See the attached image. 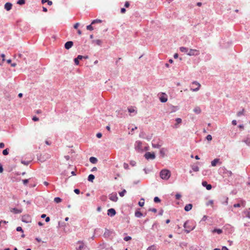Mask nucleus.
<instances>
[{"label": "nucleus", "mask_w": 250, "mask_h": 250, "mask_svg": "<svg viewBox=\"0 0 250 250\" xmlns=\"http://www.w3.org/2000/svg\"><path fill=\"white\" fill-rule=\"evenodd\" d=\"M206 138L208 141H211L212 140V136L210 135H208Z\"/></svg>", "instance_id": "nucleus-47"}, {"label": "nucleus", "mask_w": 250, "mask_h": 250, "mask_svg": "<svg viewBox=\"0 0 250 250\" xmlns=\"http://www.w3.org/2000/svg\"><path fill=\"white\" fill-rule=\"evenodd\" d=\"M97 170V168L96 167H94L92 168V169H91V171H96Z\"/></svg>", "instance_id": "nucleus-64"}, {"label": "nucleus", "mask_w": 250, "mask_h": 250, "mask_svg": "<svg viewBox=\"0 0 250 250\" xmlns=\"http://www.w3.org/2000/svg\"><path fill=\"white\" fill-rule=\"evenodd\" d=\"M185 231L187 233L192 230L195 227V225L192 222L187 221L184 224Z\"/></svg>", "instance_id": "nucleus-1"}, {"label": "nucleus", "mask_w": 250, "mask_h": 250, "mask_svg": "<svg viewBox=\"0 0 250 250\" xmlns=\"http://www.w3.org/2000/svg\"><path fill=\"white\" fill-rule=\"evenodd\" d=\"M12 4L10 2H7L4 5V8L7 10V11H9L11 8H12Z\"/></svg>", "instance_id": "nucleus-13"}, {"label": "nucleus", "mask_w": 250, "mask_h": 250, "mask_svg": "<svg viewBox=\"0 0 250 250\" xmlns=\"http://www.w3.org/2000/svg\"><path fill=\"white\" fill-rule=\"evenodd\" d=\"M32 120L36 122V121H38L39 119V118L38 117H37L36 116H34V117H33Z\"/></svg>", "instance_id": "nucleus-50"}, {"label": "nucleus", "mask_w": 250, "mask_h": 250, "mask_svg": "<svg viewBox=\"0 0 250 250\" xmlns=\"http://www.w3.org/2000/svg\"><path fill=\"white\" fill-rule=\"evenodd\" d=\"M8 153H9V149L8 148H6V149L3 150L2 151V154L4 155H7L8 154Z\"/></svg>", "instance_id": "nucleus-31"}, {"label": "nucleus", "mask_w": 250, "mask_h": 250, "mask_svg": "<svg viewBox=\"0 0 250 250\" xmlns=\"http://www.w3.org/2000/svg\"><path fill=\"white\" fill-rule=\"evenodd\" d=\"M161 146V145L159 144H152V147L154 148H159Z\"/></svg>", "instance_id": "nucleus-41"}, {"label": "nucleus", "mask_w": 250, "mask_h": 250, "mask_svg": "<svg viewBox=\"0 0 250 250\" xmlns=\"http://www.w3.org/2000/svg\"><path fill=\"white\" fill-rule=\"evenodd\" d=\"M202 184L203 186L206 187L208 190H210L212 188L211 185L210 184H208L206 181H203Z\"/></svg>", "instance_id": "nucleus-10"}, {"label": "nucleus", "mask_w": 250, "mask_h": 250, "mask_svg": "<svg viewBox=\"0 0 250 250\" xmlns=\"http://www.w3.org/2000/svg\"><path fill=\"white\" fill-rule=\"evenodd\" d=\"M200 86V84L199 83L195 81L192 82V86L190 89L192 91H197L199 89Z\"/></svg>", "instance_id": "nucleus-3"}, {"label": "nucleus", "mask_w": 250, "mask_h": 250, "mask_svg": "<svg viewBox=\"0 0 250 250\" xmlns=\"http://www.w3.org/2000/svg\"><path fill=\"white\" fill-rule=\"evenodd\" d=\"M160 100L161 102L162 103H165L167 101V98L162 96L160 98Z\"/></svg>", "instance_id": "nucleus-28"}, {"label": "nucleus", "mask_w": 250, "mask_h": 250, "mask_svg": "<svg viewBox=\"0 0 250 250\" xmlns=\"http://www.w3.org/2000/svg\"><path fill=\"white\" fill-rule=\"evenodd\" d=\"M139 205L140 206V207H143L144 206V204H145V200L143 198H142L140 201L139 202V203H138Z\"/></svg>", "instance_id": "nucleus-27"}, {"label": "nucleus", "mask_w": 250, "mask_h": 250, "mask_svg": "<svg viewBox=\"0 0 250 250\" xmlns=\"http://www.w3.org/2000/svg\"><path fill=\"white\" fill-rule=\"evenodd\" d=\"M220 160L219 159H215L211 161V164L212 167H215L217 163H219Z\"/></svg>", "instance_id": "nucleus-14"}, {"label": "nucleus", "mask_w": 250, "mask_h": 250, "mask_svg": "<svg viewBox=\"0 0 250 250\" xmlns=\"http://www.w3.org/2000/svg\"><path fill=\"white\" fill-rule=\"evenodd\" d=\"M74 192L76 193V194H79L80 193V190L79 189H75L74 190Z\"/></svg>", "instance_id": "nucleus-59"}, {"label": "nucleus", "mask_w": 250, "mask_h": 250, "mask_svg": "<svg viewBox=\"0 0 250 250\" xmlns=\"http://www.w3.org/2000/svg\"><path fill=\"white\" fill-rule=\"evenodd\" d=\"M180 50L182 52H184V53H185L187 54V53H188V49L187 47H181L180 48Z\"/></svg>", "instance_id": "nucleus-18"}, {"label": "nucleus", "mask_w": 250, "mask_h": 250, "mask_svg": "<svg viewBox=\"0 0 250 250\" xmlns=\"http://www.w3.org/2000/svg\"><path fill=\"white\" fill-rule=\"evenodd\" d=\"M96 136L97 137H98V138H100L102 137V134L101 133H98L97 134H96Z\"/></svg>", "instance_id": "nucleus-51"}, {"label": "nucleus", "mask_w": 250, "mask_h": 250, "mask_svg": "<svg viewBox=\"0 0 250 250\" xmlns=\"http://www.w3.org/2000/svg\"><path fill=\"white\" fill-rule=\"evenodd\" d=\"M123 166L124 168L125 169H128L129 168V166L127 163H124Z\"/></svg>", "instance_id": "nucleus-40"}, {"label": "nucleus", "mask_w": 250, "mask_h": 250, "mask_svg": "<svg viewBox=\"0 0 250 250\" xmlns=\"http://www.w3.org/2000/svg\"><path fill=\"white\" fill-rule=\"evenodd\" d=\"M232 124L234 125H237V122L236 120H233L232 121Z\"/></svg>", "instance_id": "nucleus-58"}, {"label": "nucleus", "mask_w": 250, "mask_h": 250, "mask_svg": "<svg viewBox=\"0 0 250 250\" xmlns=\"http://www.w3.org/2000/svg\"><path fill=\"white\" fill-rule=\"evenodd\" d=\"M42 110H36V113H37V114H40V113H42Z\"/></svg>", "instance_id": "nucleus-62"}, {"label": "nucleus", "mask_w": 250, "mask_h": 250, "mask_svg": "<svg viewBox=\"0 0 250 250\" xmlns=\"http://www.w3.org/2000/svg\"><path fill=\"white\" fill-rule=\"evenodd\" d=\"M54 201L56 203H60L62 201V199L60 197H55Z\"/></svg>", "instance_id": "nucleus-30"}, {"label": "nucleus", "mask_w": 250, "mask_h": 250, "mask_svg": "<svg viewBox=\"0 0 250 250\" xmlns=\"http://www.w3.org/2000/svg\"><path fill=\"white\" fill-rule=\"evenodd\" d=\"M10 211L15 214H19L22 212V209H18L16 208H13L10 209Z\"/></svg>", "instance_id": "nucleus-11"}, {"label": "nucleus", "mask_w": 250, "mask_h": 250, "mask_svg": "<svg viewBox=\"0 0 250 250\" xmlns=\"http://www.w3.org/2000/svg\"><path fill=\"white\" fill-rule=\"evenodd\" d=\"M130 164L131 165H132V166H135V162L134 161H131V162H130Z\"/></svg>", "instance_id": "nucleus-61"}, {"label": "nucleus", "mask_w": 250, "mask_h": 250, "mask_svg": "<svg viewBox=\"0 0 250 250\" xmlns=\"http://www.w3.org/2000/svg\"><path fill=\"white\" fill-rule=\"evenodd\" d=\"M17 3L20 5H22L25 3V0H19Z\"/></svg>", "instance_id": "nucleus-36"}, {"label": "nucleus", "mask_w": 250, "mask_h": 250, "mask_svg": "<svg viewBox=\"0 0 250 250\" xmlns=\"http://www.w3.org/2000/svg\"><path fill=\"white\" fill-rule=\"evenodd\" d=\"M22 182L24 185L27 184L28 183V179H24L22 180Z\"/></svg>", "instance_id": "nucleus-52"}, {"label": "nucleus", "mask_w": 250, "mask_h": 250, "mask_svg": "<svg viewBox=\"0 0 250 250\" xmlns=\"http://www.w3.org/2000/svg\"><path fill=\"white\" fill-rule=\"evenodd\" d=\"M94 42H96V43L97 44H98L99 45H101L102 42V41L100 40H95Z\"/></svg>", "instance_id": "nucleus-37"}, {"label": "nucleus", "mask_w": 250, "mask_h": 250, "mask_svg": "<svg viewBox=\"0 0 250 250\" xmlns=\"http://www.w3.org/2000/svg\"><path fill=\"white\" fill-rule=\"evenodd\" d=\"M79 23H75V24H74V28L75 29H77V28H78V26H79Z\"/></svg>", "instance_id": "nucleus-55"}, {"label": "nucleus", "mask_w": 250, "mask_h": 250, "mask_svg": "<svg viewBox=\"0 0 250 250\" xmlns=\"http://www.w3.org/2000/svg\"><path fill=\"white\" fill-rule=\"evenodd\" d=\"M16 230L18 231H21V232L23 231L22 229V228H21V227H17V229H16Z\"/></svg>", "instance_id": "nucleus-46"}, {"label": "nucleus", "mask_w": 250, "mask_h": 250, "mask_svg": "<svg viewBox=\"0 0 250 250\" xmlns=\"http://www.w3.org/2000/svg\"><path fill=\"white\" fill-rule=\"evenodd\" d=\"M109 199L113 202H116L118 200V197L116 193H112L109 195Z\"/></svg>", "instance_id": "nucleus-7"}, {"label": "nucleus", "mask_w": 250, "mask_h": 250, "mask_svg": "<svg viewBox=\"0 0 250 250\" xmlns=\"http://www.w3.org/2000/svg\"><path fill=\"white\" fill-rule=\"evenodd\" d=\"M207 206L210 205L212 207L213 206V200H209L208 202L206 204Z\"/></svg>", "instance_id": "nucleus-33"}, {"label": "nucleus", "mask_w": 250, "mask_h": 250, "mask_svg": "<svg viewBox=\"0 0 250 250\" xmlns=\"http://www.w3.org/2000/svg\"><path fill=\"white\" fill-rule=\"evenodd\" d=\"M212 232L213 233L217 232L218 234H220L222 233L223 231L221 229H215L212 231Z\"/></svg>", "instance_id": "nucleus-22"}, {"label": "nucleus", "mask_w": 250, "mask_h": 250, "mask_svg": "<svg viewBox=\"0 0 250 250\" xmlns=\"http://www.w3.org/2000/svg\"><path fill=\"white\" fill-rule=\"evenodd\" d=\"M171 173L169 170L163 169L160 173V176L162 179L167 180L170 177Z\"/></svg>", "instance_id": "nucleus-2"}, {"label": "nucleus", "mask_w": 250, "mask_h": 250, "mask_svg": "<svg viewBox=\"0 0 250 250\" xmlns=\"http://www.w3.org/2000/svg\"><path fill=\"white\" fill-rule=\"evenodd\" d=\"M1 57L2 58V61H5V55L4 54H2L1 55Z\"/></svg>", "instance_id": "nucleus-60"}, {"label": "nucleus", "mask_w": 250, "mask_h": 250, "mask_svg": "<svg viewBox=\"0 0 250 250\" xmlns=\"http://www.w3.org/2000/svg\"><path fill=\"white\" fill-rule=\"evenodd\" d=\"M126 190L124 189L122 191L119 192V195L121 197H123L125 195V194L126 193Z\"/></svg>", "instance_id": "nucleus-34"}, {"label": "nucleus", "mask_w": 250, "mask_h": 250, "mask_svg": "<svg viewBox=\"0 0 250 250\" xmlns=\"http://www.w3.org/2000/svg\"><path fill=\"white\" fill-rule=\"evenodd\" d=\"M83 58H87V56L84 57L82 55H78V56L77 57V59H78L79 60H82Z\"/></svg>", "instance_id": "nucleus-45"}, {"label": "nucleus", "mask_w": 250, "mask_h": 250, "mask_svg": "<svg viewBox=\"0 0 250 250\" xmlns=\"http://www.w3.org/2000/svg\"><path fill=\"white\" fill-rule=\"evenodd\" d=\"M79 244H80V245L79 246V248H78L77 250H82L84 248V245L82 242H78Z\"/></svg>", "instance_id": "nucleus-26"}, {"label": "nucleus", "mask_w": 250, "mask_h": 250, "mask_svg": "<svg viewBox=\"0 0 250 250\" xmlns=\"http://www.w3.org/2000/svg\"><path fill=\"white\" fill-rule=\"evenodd\" d=\"M22 221L25 223L31 222V218L29 215H24L22 216L21 218Z\"/></svg>", "instance_id": "nucleus-6"}, {"label": "nucleus", "mask_w": 250, "mask_h": 250, "mask_svg": "<svg viewBox=\"0 0 250 250\" xmlns=\"http://www.w3.org/2000/svg\"><path fill=\"white\" fill-rule=\"evenodd\" d=\"M95 178V176L93 174H90L88 177V180L90 182H93V180Z\"/></svg>", "instance_id": "nucleus-25"}, {"label": "nucleus", "mask_w": 250, "mask_h": 250, "mask_svg": "<svg viewBox=\"0 0 250 250\" xmlns=\"http://www.w3.org/2000/svg\"><path fill=\"white\" fill-rule=\"evenodd\" d=\"M126 11V10L125 8H122L121 9V12L123 14L125 13Z\"/></svg>", "instance_id": "nucleus-53"}, {"label": "nucleus", "mask_w": 250, "mask_h": 250, "mask_svg": "<svg viewBox=\"0 0 250 250\" xmlns=\"http://www.w3.org/2000/svg\"><path fill=\"white\" fill-rule=\"evenodd\" d=\"M244 109H243L241 111L238 112L237 113V116H241L242 115H243L244 114Z\"/></svg>", "instance_id": "nucleus-35"}, {"label": "nucleus", "mask_w": 250, "mask_h": 250, "mask_svg": "<svg viewBox=\"0 0 250 250\" xmlns=\"http://www.w3.org/2000/svg\"><path fill=\"white\" fill-rule=\"evenodd\" d=\"M147 250H157V246L155 245H151L147 248Z\"/></svg>", "instance_id": "nucleus-21"}, {"label": "nucleus", "mask_w": 250, "mask_h": 250, "mask_svg": "<svg viewBox=\"0 0 250 250\" xmlns=\"http://www.w3.org/2000/svg\"><path fill=\"white\" fill-rule=\"evenodd\" d=\"M192 208V204H188L185 207V210L186 211H188L189 210H190Z\"/></svg>", "instance_id": "nucleus-15"}, {"label": "nucleus", "mask_w": 250, "mask_h": 250, "mask_svg": "<svg viewBox=\"0 0 250 250\" xmlns=\"http://www.w3.org/2000/svg\"><path fill=\"white\" fill-rule=\"evenodd\" d=\"M222 250H229V249L225 246H224L222 248Z\"/></svg>", "instance_id": "nucleus-63"}, {"label": "nucleus", "mask_w": 250, "mask_h": 250, "mask_svg": "<svg viewBox=\"0 0 250 250\" xmlns=\"http://www.w3.org/2000/svg\"><path fill=\"white\" fill-rule=\"evenodd\" d=\"M107 214L110 216H113L116 214V211L114 208H110L107 210Z\"/></svg>", "instance_id": "nucleus-9"}, {"label": "nucleus", "mask_w": 250, "mask_h": 250, "mask_svg": "<svg viewBox=\"0 0 250 250\" xmlns=\"http://www.w3.org/2000/svg\"><path fill=\"white\" fill-rule=\"evenodd\" d=\"M176 123L175 125V127L176 128L178 127V125L182 123V119L181 118H178L175 120Z\"/></svg>", "instance_id": "nucleus-20"}, {"label": "nucleus", "mask_w": 250, "mask_h": 250, "mask_svg": "<svg viewBox=\"0 0 250 250\" xmlns=\"http://www.w3.org/2000/svg\"><path fill=\"white\" fill-rule=\"evenodd\" d=\"M124 239L125 241H128L131 239V237L130 236H126L124 238Z\"/></svg>", "instance_id": "nucleus-42"}, {"label": "nucleus", "mask_w": 250, "mask_h": 250, "mask_svg": "<svg viewBox=\"0 0 250 250\" xmlns=\"http://www.w3.org/2000/svg\"><path fill=\"white\" fill-rule=\"evenodd\" d=\"M241 206H242L243 207H244L245 206V202L243 200L241 201V203H238L234 204L233 207L234 208H239Z\"/></svg>", "instance_id": "nucleus-12"}, {"label": "nucleus", "mask_w": 250, "mask_h": 250, "mask_svg": "<svg viewBox=\"0 0 250 250\" xmlns=\"http://www.w3.org/2000/svg\"><path fill=\"white\" fill-rule=\"evenodd\" d=\"M3 169L2 166L1 165V164L0 163V173H2L3 172Z\"/></svg>", "instance_id": "nucleus-56"}, {"label": "nucleus", "mask_w": 250, "mask_h": 250, "mask_svg": "<svg viewBox=\"0 0 250 250\" xmlns=\"http://www.w3.org/2000/svg\"><path fill=\"white\" fill-rule=\"evenodd\" d=\"M102 21L101 20H99V19L94 20L92 21L91 24H95L96 23H101Z\"/></svg>", "instance_id": "nucleus-29"}, {"label": "nucleus", "mask_w": 250, "mask_h": 250, "mask_svg": "<svg viewBox=\"0 0 250 250\" xmlns=\"http://www.w3.org/2000/svg\"><path fill=\"white\" fill-rule=\"evenodd\" d=\"M192 169L194 171H199V167L197 166L196 167H194L192 168Z\"/></svg>", "instance_id": "nucleus-44"}, {"label": "nucleus", "mask_w": 250, "mask_h": 250, "mask_svg": "<svg viewBox=\"0 0 250 250\" xmlns=\"http://www.w3.org/2000/svg\"><path fill=\"white\" fill-rule=\"evenodd\" d=\"M244 213L245 214L247 217L250 219V208L245 210Z\"/></svg>", "instance_id": "nucleus-16"}, {"label": "nucleus", "mask_w": 250, "mask_h": 250, "mask_svg": "<svg viewBox=\"0 0 250 250\" xmlns=\"http://www.w3.org/2000/svg\"><path fill=\"white\" fill-rule=\"evenodd\" d=\"M148 210L150 211L153 212L154 213H156L157 212V209L155 208H149Z\"/></svg>", "instance_id": "nucleus-43"}, {"label": "nucleus", "mask_w": 250, "mask_h": 250, "mask_svg": "<svg viewBox=\"0 0 250 250\" xmlns=\"http://www.w3.org/2000/svg\"><path fill=\"white\" fill-rule=\"evenodd\" d=\"M90 162L92 164H96L97 162V159L94 157H91L89 159Z\"/></svg>", "instance_id": "nucleus-19"}, {"label": "nucleus", "mask_w": 250, "mask_h": 250, "mask_svg": "<svg viewBox=\"0 0 250 250\" xmlns=\"http://www.w3.org/2000/svg\"><path fill=\"white\" fill-rule=\"evenodd\" d=\"M145 158L147 159H154L155 158L154 153H150L149 152L146 153L145 154Z\"/></svg>", "instance_id": "nucleus-5"}, {"label": "nucleus", "mask_w": 250, "mask_h": 250, "mask_svg": "<svg viewBox=\"0 0 250 250\" xmlns=\"http://www.w3.org/2000/svg\"><path fill=\"white\" fill-rule=\"evenodd\" d=\"M200 54V51L197 49H190L188 50L187 55L188 56H198Z\"/></svg>", "instance_id": "nucleus-4"}, {"label": "nucleus", "mask_w": 250, "mask_h": 250, "mask_svg": "<svg viewBox=\"0 0 250 250\" xmlns=\"http://www.w3.org/2000/svg\"><path fill=\"white\" fill-rule=\"evenodd\" d=\"M135 215L136 217L140 218L143 216V214L140 211H136L135 213Z\"/></svg>", "instance_id": "nucleus-24"}, {"label": "nucleus", "mask_w": 250, "mask_h": 250, "mask_svg": "<svg viewBox=\"0 0 250 250\" xmlns=\"http://www.w3.org/2000/svg\"><path fill=\"white\" fill-rule=\"evenodd\" d=\"M74 62H75V64H76V65H78L79 64V60L78 59H77V58L74 59Z\"/></svg>", "instance_id": "nucleus-49"}, {"label": "nucleus", "mask_w": 250, "mask_h": 250, "mask_svg": "<svg viewBox=\"0 0 250 250\" xmlns=\"http://www.w3.org/2000/svg\"><path fill=\"white\" fill-rule=\"evenodd\" d=\"M86 29L87 30L92 31L93 30V27L92 26V24H91L90 25H87L86 26Z\"/></svg>", "instance_id": "nucleus-38"}, {"label": "nucleus", "mask_w": 250, "mask_h": 250, "mask_svg": "<svg viewBox=\"0 0 250 250\" xmlns=\"http://www.w3.org/2000/svg\"><path fill=\"white\" fill-rule=\"evenodd\" d=\"M175 197H176V199L178 200L181 198V195L179 193H177L175 195Z\"/></svg>", "instance_id": "nucleus-48"}, {"label": "nucleus", "mask_w": 250, "mask_h": 250, "mask_svg": "<svg viewBox=\"0 0 250 250\" xmlns=\"http://www.w3.org/2000/svg\"><path fill=\"white\" fill-rule=\"evenodd\" d=\"M125 7H128L129 6V3L128 1H126L125 4Z\"/></svg>", "instance_id": "nucleus-54"}, {"label": "nucleus", "mask_w": 250, "mask_h": 250, "mask_svg": "<svg viewBox=\"0 0 250 250\" xmlns=\"http://www.w3.org/2000/svg\"><path fill=\"white\" fill-rule=\"evenodd\" d=\"M193 111L196 114H200L201 112V110L199 107H196Z\"/></svg>", "instance_id": "nucleus-23"}, {"label": "nucleus", "mask_w": 250, "mask_h": 250, "mask_svg": "<svg viewBox=\"0 0 250 250\" xmlns=\"http://www.w3.org/2000/svg\"><path fill=\"white\" fill-rule=\"evenodd\" d=\"M244 142L248 145H250V138H247L246 139Z\"/></svg>", "instance_id": "nucleus-32"}, {"label": "nucleus", "mask_w": 250, "mask_h": 250, "mask_svg": "<svg viewBox=\"0 0 250 250\" xmlns=\"http://www.w3.org/2000/svg\"><path fill=\"white\" fill-rule=\"evenodd\" d=\"M154 201L155 202V203H159L161 200L160 199H159V197H155L154 198Z\"/></svg>", "instance_id": "nucleus-39"}, {"label": "nucleus", "mask_w": 250, "mask_h": 250, "mask_svg": "<svg viewBox=\"0 0 250 250\" xmlns=\"http://www.w3.org/2000/svg\"><path fill=\"white\" fill-rule=\"evenodd\" d=\"M4 147V144L3 143H0V148H2Z\"/></svg>", "instance_id": "nucleus-57"}, {"label": "nucleus", "mask_w": 250, "mask_h": 250, "mask_svg": "<svg viewBox=\"0 0 250 250\" xmlns=\"http://www.w3.org/2000/svg\"><path fill=\"white\" fill-rule=\"evenodd\" d=\"M73 45V42H72V41H68V42H67L65 43L64 47H65V49H70V48H71L72 47Z\"/></svg>", "instance_id": "nucleus-8"}, {"label": "nucleus", "mask_w": 250, "mask_h": 250, "mask_svg": "<svg viewBox=\"0 0 250 250\" xmlns=\"http://www.w3.org/2000/svg\"><path fill=\"white\" fill-rule=\"evenodd\" d=\"M128 111L129 113H135V114L137 113V111L135 109L134 107L130 106L128 108Z\"/></svg>", "instance_id": "nucleus-17"}]
</instances>
